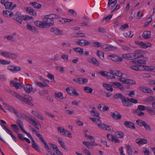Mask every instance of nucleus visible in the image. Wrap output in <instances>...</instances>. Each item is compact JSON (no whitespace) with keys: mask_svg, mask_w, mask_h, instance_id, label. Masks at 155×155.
<instances>
[{"mask_svg":"<svg viewBox=\"0 0 155 155\" xmlns=\"http://www.w3.org/2000/svg\"><path fill=\"white\" fill-rule=\"evenodd\" d=\"M112 86L115 88H118L121 90H124V87L123 86H122L121 84L119 82H113L112 84Z\"/></svg>","mask_w":155,"mask_h":155,"instance_id":"4be33fe9","label":"nucleus"},{"mask_svg":"<svg viewBox=\"0 0 155 155\" xmlns=\"http://www.w3.org/2000/svg\"><path fill=\"white\" fill-rule=\"evenodd\" d=\"M114 97L115 99L120 98L121 100V101L123 100V99H124L125 97L121 94H115L114 95Z\"/></svg>","mask_w":155,"mask_h":155,"instance_id":"3c124183","label":"nucleus"},{"mask_svg":"<svg viewBox=\"0 0 155 155\" xmlns=\"http://www.w3.org/2000/svg\"><path fill=\"white\" fill-rule=\"evenodd\" d=\"M73 49L75 52L79 53L81 55L83 54L84 50L83 48H74Z\"/></svg>","mask_w":155,"mask_h":155,"instance_id":"37998d69","label":"nucleus"},{"mask_svg":"<svg viewBox=\"0 0 155 155\" xmlns=\"http://www.w3.org/2000/svg\"><path fill=\"white\" fill-rule=\"evenodd\" d=\"M121 101L123 105L125 106L131 107L132 105V104L130 102V99L124 97Z\"/></svg>","mask_w":155,"mask_h":155,"instance_id":"4468645a","label":"nucleus"},{"mask_svg":"<svg viewBox=\"0 0 155 155\" xmlns=\"http://www.w3.org/2000/svg\"><path fill=\"white\" fill-rule=\"evenodd\" d=\"M89 119L92 120L94 123H96L97 125L99 123H101V120H100L99 119H97L95 118H93L91 117H89Z\"/></svg>","mask_w":155,"mask_h":155,"instance_id":"603ef678","label":"nucleus"},{"mask_svg":"<svg viewBox=\"0 0 155 155\" xmlns=\"http://www.w3.org/2000/svg\"><path fill=\"white\" fill-rule=\"evenodd\" d=\"M111 71H114L113 70H110L109 72L106 71H104L102 70L100 71L99 72V74H100L102 76H104L106 78L110 79H114L115 77L112 73H110Z\"/></svg>","mask_w":155,"mask_h":155,"instance_id":"39448f33","label":"nucleus"},{"mask_svg":"<svg viewBox=\"0 0 155 155\" xmlns=\"http://www.w3.org/2000/svg\"><path fill=\"white\" fill-rule=\"evenodd\" d=\"M62 135L70 138L72 137L71 133L65 129L64 130Z\"/></svg>","mask_w":155,"mask_h":155,"instance_id":"49530a36","label":"nucleus"},{"mask_svg":"<svg viewBox=\"0 0 155 155\" xmlns=\"http://www.w3.org/2000/svg\"><path fill=\"white\" fill-rule=\"evenodd\" d=\"M55 98H58L59 99H62L64 98L63 93L61 92H58V93H55Z\"/></svg>","mask_w":155,"mask_h":155,"instance_id":"8fccbe9b","label":"nucleus"},{"mask_svg":"<svg viewBox=\"0 0 155 155\" xmlns=\"http://www.w3.org/2000/svg\"><path fill=\"white\" fill-rule=\"evenodd\" d=\"M20 129L23 132L26 134L28 137L30 138V137H31V135L26 132L23 128V124L21 123V122H20Z\"/></svg>","mask_w":155,"mask_h":155,"instance_id":"4c0bfd02","label":"nucleus"},{"mask_svg":"<svg viewBox=\"0 0 155 155\" xmlns=\"http://www.w3.org/2000/svg\"><path fill=\"white\" fill-rule=\"evenodd\" d=\"M30 4L33 6L34 8L37 9H39L41 7V4L38 3L36 2H31Z\"/></svg>","mask_w":155,"mask_h":155,"instance_id":"c9c22d12","label":"nucleus"},{"mask_svg":"<svg viewBox=\"0 0 155 155\" xmlns=\"http://www.w3.org/2000/svg\"><path fill=\"white\" fill-rule=\"evenodd\" d=\"M50 31L56 35H62L63 34V32L60 30L56 27H52L50 30Z\"/></svg>","mask_w":155,"mask_h":155,"instance_id":"ddd939ff","label":"nucleus"},{"mask_svg":"<svg viewBox=\"0 0 155 155\" xmlns=\"http://www.w3.org/2000/svg\"><path fill=\"white\" fill-rule=\"evenodd\" d=\"M23 87V88L25 92L28 93H29L32 91L33 88L32 85L28 84L25 85H23L22 83L21 84L20 83V87Z\"/></svg>","mask_w":155,"mask_h":155,"instance_id":"0eeeda50","label":"nucleus"},{"mask_svg":"<svg viewBox=\"0 0 155 155\" xmlns=\"http://www.w3.org/2000/svg\"><path fill=\"white\" fill-rule=\"evenodd\" d=\"M110 73H112L113 75L119 77L118 80L125 83L127 78L126 75L122 74L120 71L116 70L111 71Z\"/></svg>","mask_w":155,"mask_h":155,"instance_id":"7ed1b4c3","label":"nucleus"},{"mask_svg":"<svg viewBox=\"0 0 155 155\" xmlns=\"http://www.w3.org/2000/svg\"><path fill=\"white\" fill-rule=\"evenodd\" d=\"M87 61L90 63H92L93 64L97 66L99 65V62L94 58H88L87 59Z\"/></svg>","mask_w":155,"mask_h":155,"instance_id":"dca6fc26","label":"nucleus"},{"mask_svg":"<svg viewBox=\"0 0 155 155\" xmlns=\"http://www.w3.org/2000/svg\"><path fill=\"white\" fill-rule=\"evenodd\" d=\"M3 13L5 17L9 18L13 15V14L12 12L9 11L3 10Z\"/></svg>","mask_w":155,"mask_h":155,"instance_id":"b1692460","label":"nucleus"},{"mask_svg":"<svg viewBox=\"0 0 155 155\" xmlns=\"http://www.w3.org/2000/svg\"><path fill=\"white\" fill-rule=\"evenodd\" d=\"M11 126L12 128V129L16 133L18 134V137L19 138V134H18V132L19 130V128L16 124H11Z\"/></svg>","mask_w":155,"mask_h":155,"instance_id":"f704fd0d","label":"nucleus"},{"mask_svg":"<svg viewBox=\"0 0 155 155\" xmlns=\"http://www.w3.org/2000/svg\"><path fill=\"white\" fill-rule=\"evenodd\" d=\"M84 90L86 92L89 93H91L93 91V89L89 87H84Z\"/></svg>","mask_w":155,"mask_h":155,"instance_id":"5fc2aeb1","label":"nucleus"},{"mask_svg":"<svg viewBox=\"0 0 155 155\" xmlns=\"http://www.w3.org/2000/svg\"><path fill=\"white\" fill-rule=\"evenodd\" d=\"M4 6H5V8L6 9L11 10V6L12 4V3L10 2L7 1V2L3 4Z\"/></svg>","mask_w":155,"mask_h":155,"instance_id":"72a5a7b5","label":"nucleus"},{"mask_svg":"<svg viewBox=\"0 0 155 155\" xmlns=\"http://www.w3.org/2000/svg\"><path fill=\"white\" fill-rule=\"evenodd\" d=\"M133 35L131 31H128L124 33V35L126 37H132Z\"/></svg>","mask_w":155,"mask_h":155,"instance_id":"13d9d810","label":"nucleus"},{"mask_svg":"<svg viewBox=\"0 0 155 155\" xmlns=\"http://www.w3.org/2000/svg\"><path fill=\"white\" fill-rule=\"evenodd\" d=\"M111 2L109 1L107 4V5L109 7L108 8L110 9H112L117 2V1L116 0H115L110 3Z\"/></svg>","mask_w":155,"mask_h":155,"instance_id":"7c9ffc66","label":"nucleus"},{"mask_svg":"<svg viewBox=\"0 0 155 155\" xmlns=\"http://www.w3.org/2000/svg\"><path fill=\"white\" fill-rule=\"evenodd\" d=\"M11 86L14 87L16 89H18L19 87V84L15 81H11L10 82Z\"/></svg>","mask_w":155,"mask_h":155,"instance_id":"c756f323","label":"nucleus"},{"mask_svg":"<svg viewBox=\"0 0 155 155\" xmlns=\"http://www.w3.org/2000/svg\"><path fill=\"white\" fill-rule=\"evenodd\" d=\"M152 18L150 17L148 18L146 20V22L144 23V25L145 27L147 26L152 21Z\"/></svg>","mask_w":155,"mask_h":155,"instance_id":"774afa93","label":"nucleus"},{"mask_svg":"<svg viewBox=\"0 0 155 155\" xmlns=\"http://www.w3.org/2000/svg\"><path fill=\"white\" fill-rule=\"evenodd\" d=\"M34 24L37 26L41 28H48L44 19L43 21H36L34 22Z\"/></svg>","mask_w":155,"mask_h":155,"instance_id":"423d86ee","label":"nucleus"},{"mask_svg":"<svg viewBox=\"0 0 155 155\" xmlns=\"http://www.w3.org/2000/svg\"><path fill=\"white\" fill-rule=\"evenodd\" d=\"M31 113L41 120H44V118L42 116L41 114L39 111L32 110Z\"/></svg>","mask_w":155,"mask_h":155,"instance_id":"aec40b11","label":"nucleus"},{"mask_svg":"<svg viewBox=\"0 0 155 155\" xmlns=\"http://www.w3.org/2000/svg\"><path fill=\"white\" fill-rule=\"evenodd\" d=\"M134 55L133 53L124 54L122 55V57L127 60H134L135 59Z\"/></svg>","mask_w":155,"mask_h":155,"instance_id":"2eb2a0df","label":"nucleus"},{"mask_svg":"<svg viewBox=\"0 0 155 155\" xmlns=\"http://www.w3.org/2000/svg\"><path fill=\"white\" fill-rule=\"evenodd\" d=\"M104 49H107L108 51L114 50L117 49V48L112 45H104L102 46Z\"/></svg>","mask_w":155,"mask_h":155,"instance_id":"412c9836","label":"nucleus"},{"mask_svg":"<svg viewBox=\"0 0 155 155\" xmlns=\"http://www.w3.org/2000/svg\"><path fill=\"white\" fill-rule=\"evenodd\" d=\"M30 138L32 142V147L35 150H36L38 151H39L40 149L39 148L38 146L36 144V143L35 141L33 139V137L31 136V137H30Z\"/></svg>","mask_w":155,"mask_h":155,"instance_id":"5701e85b","label":"nucleus"},{"mask_svg":"<svg viewBox=\"0 0 155 155\" xmlns=\"http://www.w3.org/2000/svg\"><path fill=\"white\" fill-rule=\"evenodd\" d=\"M77 45L84 46L91 44V42L84 39H78L75 42Z\"/></svg>","mask_w":155,"mask_h":155,"instance_id":"6e6552de","label":"nucleus"},{"mask_svg":"<svg viewBox=\"0 0 155 155\" xmlns=\"http://www.w3.org/2000/svg\"><path fill=\"white\" fill-rule=\"evenodd\" d=\"M20 129L23 132L26 134L28 137L30 138V137H31V135L26 132L23 128V124L21 123V122H20Z\"/></svg>","mask_w":155,"mask_h":155,"instance_id":"e433bc0d","label":"nucleus"},{"mask_svg":"<svg viewBox=\"0 0 155 155\" xmlns=\"http://www.w3.org/2000/svg\"><path fill=\"white\" fill-rule=\"evenodd\" d=\"M10 62L8 60L0 59V64L7 65L10 63Z\"/></svg>","mask_w":155,"mask_h":155,"instance_id":"bf43d9fd","label":"nucleus"},{"mask_svg":"<svg viewBox=\"0 0 155 155\" xmlns=\"http://www.w3.org/2000/svg\"><path fill=\"white\" fill-rule=\"evenodd\" d=\"M125 126L131 129H135L136 127L133 123L130 121H126L124 122Z\"/></svg>","mask_w":155,"mask_h":155,"instance_id":"6ab92c4d","label":"nucleus"},{"mask_svg":"<svg viewBox=\"0 0 155 155\" xmlns=\"http://www.w3.org/2000/svg\"><path fill=\"white\" fill-rule=\"evenodd\" d=\"M32 125L37 129L39 130V129L38 126H40V124L39 121L37 120L34 123V124H33Z\"/></svg>","mask_w":155,"mask_h":155,"instance_id":"69168bd1","label":"nucleus"},{"mask_svg":"<svg viewBox=\"0 0 155 155\" xmlns=\"http://www.w3.org/2000/svg\"><path fill=\"white\" fill-rule=\"evenodd\" d=\"M93 46L94 47L97 48L100 47L101 46L102 47L101 44L99 42L94 41L93 43Z\"/></svg>","mask_w":155,"mask_h":155,"instance_id":"052dcab7","label":"nucleus"},{"mask_svg":"<svg viewBox=\"0 0 155 155\" xmlns=\"http://www.w3.org/2000/svg\"><path fill=\"white\" fill-rule=\"evenodd\" d=\"M26 28L28 30L33 33H38L39 32L38 28H36L34 26H32L30 24H27Z\"/></svg>","mask_w":155,"mask_h":155,"instance_id":"9b49d317","label":"nucleus"},{"mask_svg":"<svg viewBox=\"0 0 155 155\" xmlns=\"http://www.w3.org/2000/svg\"><path fill=\"white\" fill-rule=\"evenodd\" d=\"M116 134L119 136V137L120 138H123L124 136V134L122 132H115Z\"/></svg>","mask_w":155,"mask_h":155,"instance_id":"680f3d73","label":"nucleus"},{"mask_svg":"<svg viewBox=\"0 0 155 155\" xmlns=\"http://www.w3.org/2000/svg\"><path fill=\"white\" fill-rule=\"evenodd\" d=\"M0 124L1 126L5 130L7 133L11 136L13 140L15 141L16 140V138L15 136L13 134L12 131L10 129L6 127L4 125L1 123H0Z\"/></svg>","mask_w":155,"mask_h":155,"instance_id":"1a4fd4ad","label":"nucleus"},{"mask_svg":"<svg viewBox=\"0 0 155 155\" xmlns=\"http://www.w3.org/2000/svg\"><path fill=\"white\" fill-rule=\"evenodd\" d=\"M8 93L12 95L15 97H16L18 99H19V95L18 93H16L10 90H8Z\"/></svg>","mask_w":155,"mask_h":155,"instance_id":"a19ab883","label":"nucleus"},{"mask_svg":"<svg viewBox=\"0 0 155 155\" xmlns=\"http://www.w3.org/2000/svg\"><path fill=\"white\" fill-rule=\"evenodd\" d=\"M35 83L37 85L40 87L42 88L45 87H49V85L45 83H41L37 81H35Z\"/></svg>","mask_w":155,"mask_h":155,"instance_id":"473e14b6","label":"nucleus"},{"mask_svg":"<svg viewBox=\"0 0 155 155\" xmlns=\"http://www.w3.org/2000/svg\"><path fill=\"white\" fill-rule=\"evenodd\" d=\"M137 124L140 126H143L145 122L141 120L138 119L136 120Z\"/></svg>","mask_w":155,"mask_h":155,"instance_id":"6e6d98bb","label":"nucleus"},{"mask_svg":"<svg viewBox=\"0 0 155 155\" xmlns=\"http://www.w3.org/2000/svg\"><path fill=\"white\" fill-rule=\"evenodd\" d=\"M59 139H60V138H59L58 140V143L60 144V146L61 147H62L63 149H66L64 142L63 141H62L61 140H60Z\"/></svg>","mask_w":155,"mask_h":155,"instance_id":"4d7b16f0","label":"nucleus"},{"mask_svg":"<svg viewBox=\"0 0 155 155\" xmlns=\"http://www.w3.org/2000/svg\"><path fill=\"white\" fill-rule=\"evenodd\" d=\"M3 104L5 106V108L10 112L14 113L17 116V115L18 112L14 108L5 102L3 103Z\"/></svg>","mask_w":155,"mask_h":155,"instance_id":"f3484780","label":"nucleus"},{"mask_svg":"<svg viewBox=\"0 0 155 155\" xmlns=\"http://www.w3.org/2000/svg\"><path fill=\"white\" fill-rule=\"evenodd\" d=\"M31 131L33 133H35V134L39 138V139L44 144V147L47 151L50 154H52V152H53L52 150L48 146L47 142L44 140L42 136L39 133L38 131L36 130L34 128H31Z\"/></svg>","mask_w":155,"mask_h":155,"instance_id":"f03ea898","label":"nucleus"},{"mask_svg":"<svg viewBox=\"0 0 155 155\" xmlns=\"http://www.w3.org/2000/svg\"><path fill=\"white\" fill-rule=\"evenodd\" d=\"M90 113L93 116H95L97 117H98L99 116V114L95 110H92L90 111Z\"/></svg>","mask_w":155,"mask_h":155,"instance_id":"338daca9","label":"nucleus"},{"mask_svg":"<svg viewBox=\"0 0 155 155\" xmlns=\"http://www.w3.org/2000/svg\"><path fill=\"white\" fill-rule=\"evenodd\" d=\"M135 113L137 115H139L140 116H143L144 114L143 112H142L139 109H138L136 110Z\"/></svg>","mask_w":155,"mask_h":155,"instance_id":"e2e57ef3","label":"nucleus"},{"mask_svg":"<svg viewBox=\"0 0 155 155\" xmlns=\"http://www.w3.org/2000/svg\"><path fill=\"white\" fill-rule=\"evenodd\" d=\"M111 115L115 119L119 120L121 118V116L119 113L117 112L115 113L111 112L110 113Z\"/></svg>","mask_w":155,"mask_h":155,"instance_id":"a878e982","label":"nucleus"},{"mask_svg":"<svg viewBox=\"0 0 155 155\" xmlns=\"http://www.w3.org/2000/svg\"><path fill=\"white\" fill-rule=\"evenodd\" d=\"M21 18L25 21L31 20L33 19L32 17H30L28 15H22L21 17Z\"/></svg>","mask_w":155,"mask_h":155,"instance_id":"09e8293b","label":"nucleus"},{"mask_svg":"<svg viewBox=\"0 0 155 155\" xmlns=\"http://www.w3.org/2000/svg\"><path fill=\"white\" fill-rule=\"evenodd\" d=\"M20 100L32 106L33 105L31 102L33 100L32 98L28 95L25 94L20 96Z\"/></svg>","mask_w":155,"mask_h":155,"instance_id":"20e7f679","label":"nucleus"},{"mask_svg":"<svg viewBox=\"0 0 155 155\" xmlns=\"http://www.w3.org/2000/svg\"><path fill=\"white\" fill-rule=\"evenodd\" d=\"M151 44L150 43L147 42L144 43L143 42V44L141 47V48L145 49L149 47H151Z\"/></svg>","mask_w":155,"mask_h":155,"instance_id":"de8ad7c7","label":"nucleus"},{"mask_svg":"<svg viewBox=\"0 0 155 155\" xmlns=\"http://www.w3.org/2000/svg\"><path fill=\"white\" fill-rule=\"evenodd\" d=\"M146 109L151 115H155V111L152 110L151 107L147 106L146 107Z\"/></svg>","mask_w":155,"mask_h":155,"instance_id":"c03bdc74","label":"nucleus"},{"mask_svg":"<svg viewBox=\"0 0 155 155\" xmlns=\"http://www.w3.org/2000/svg\"><path fill=\"white\" fill-rule=\"evenodd\" d=\"M97 54L100 59H104V54L103 52L98 50L97 52Z\"/></svg>","mask_w":155,"mask_h":155,"instance_id":"79ce46f5","label":"nucleus"},{"mask_svg":"<svg viewBox=\"0 0 155 155\" xmlns=\"http://www.w3.org/2000/svg\"><path fill=\"white\" fill-rule=\"evenodd\" d=\"M26 12H28L29 14L34 16L37 15V13L32 8L30 7H27L26 9Z\"/></svg>","mask_w":155,"mask_h":155,"instance_id":"c85d7f7f","label":"nucleus"},{"mask_svg":"<svg viewBox=\"0 0 155 155\" xmlns=\"http://www.w3.org/2000/svg\"><path fill=\"white\" fill-rule=\"evenodd\" d=\"M132 62H134L135 63H138L139 64H146V61L144 59H139L137 61L135 60L132 61Z\"/></svg>","mask_w":155,"mask_h":155,"instance_id":"864d4df0","label":"nucleus"},{"mask_svg":"<svg viewBox=\"0 0 155 155\" xmlns=\"http://www.w3.org/2000/svg\"><path fill=\"white\" fill-rule=\"evenodd\" d=\"M144 66L143 65L135 64L132 65L130 67L131 69L134 70L135 71H142L144 69Z\"/></svg>","mask_w":155,"mask_h":155,"instance_id":"9d476101","label":"nucleus"},{"mask_svg":"<svg viewBox=\"0 0 155 155\" xmlns=\"http://www.w3.org/2000/svg\"><path fill=\"white\" fill-rule=\"evenodd\" d=\"M60 17L59 15L51 14L49 15H46L44 16V20L48 28L54 25V20Z\"/></svg>","mask_w":155,"mask_h":155,"instance_id":"f257e3e1","label":"nucleus"},{"mask_svg":"<svg viewBox=\"0 0 155 155\" xmlns=\"http://www.w3.org/2000/svg\"><path fill=\"white\" fill-rule=\"evenodd\" d=\"M103 85L104 88L107 91L111 92L113 91V89L111 85L104 82L103 83Z\"/></svg>","mask_w":155,"mask_h":155,"instance_id":"bb28decb","label":"nucleus"},{"mask_svg":"<svg viewBox=\"0 0 155 155\" xmlns=\"http://www.w3.org/2000/svg\"><path fill=\"white\" fill-rule=\"evenodd\" d=\"M82 151H83L84 153L86 155H91V153L87 149L84 147L82 148Z\"/></svg>","mask_w":155,"mask_h":155,"instance_id":"0e129e2a","label":"nucleus"},{"mask_svg":"<svg viewBox=\"0 0 155 155\" xmlns=\"http://www.w3.org/2000/svg\"><path fill=\"white\" fill-rule=\"evenodd\" d=\"M1 54L2 56L6 57L15 58L17 57L16 55L14 54L5 51L2 52Z\"/></svg>","mask_w":155,"mask_h":155,"instance_id":"a211bd4d","label":"nucleus"},{"mask_svg":"<svg viewBox=\"0 0 155 155\" xmlns=\"http://www.w3.org/2000/svg\"><path fill=\"white\" fill-rule=\"evenodd\" d=\"M13 18L17 22L19 23V12H18L13 15Z\"/></svg>","mask_w":155,"mask_h":155,"instance_id":"a18cd8bd","label":"nucleus"},{"mask_svg":"<svg viewBox=\"0 0 155 155\" xmlns=\"http://www.w3.org/2000/svg\"><path fill=\"white\" fill-rule=\"evenodd\" d=\"M151 32L149 31H146L143 32L142 37L144 38L148 39L150 38Z\"/></svg>","mask_w":155,"mask_h":155,"instance_id":"2f4dec72","label":"nucleus"},{"mask_svg":"<svg viewBox=\"0 0 155 155\" xmlns=\"http://www.w3.org/2000/svg\"><path fill=\"white\" fill-rule=\"evenodd\" d=\"M7 68L14 72H18L19 70V68H17V67L14 66H8Z\"/></svg>","mask_w":155,"mask_h":155,"instance_id":"cd10ccee","label":"nucleus"},{"mask_svg":"<svg viewBox=\"0 0 155 155\" xmlns=\"http://www.w3.org/2000/svg\"><path fill=\"white\" fill-rule=\"evenodd\" d=\"M83 143L89 149H93L92 147L94 146V145H95L94 144H92L89 142L87 141H84L83 142Z\"/></svg>","mask_w":155,"mask_h":155,"instance_id":"ea45409f","label":"nucleus"},{"mask_svg":"<svg viewBox=\"0 0 155 155\" xmlns=\"http://www.w3.org/2000/svg\"><path fill=\"white\" fill-rule=\"evenodd\" d=\"M108 57L111 58V59L114 61L121 62L123 61V58L116 54L109 55Z\"/></svg>","mask_w":155,"mask_h":155,"instance_id":"f8f14e48","label":"nucleus"},{"mask_svg":"<svg viewBox=\"0 0 155 155\" xmlns=\"http://www.w3.org/2000/svg\"><path fill=\"white\" fill-rule=\"evenodd\" d=\"M133 53L135 59L141 58L143 56L141 51L140 50H137L135 51L134 53Z\"/></svg>","mask_w":155,"mask_h":155,"instance_id":"393cba45","label":"nucleus"},{"mask_svg":"<svg viewBox=\"0 0 155 155\" xmlns=\"http://www.w3.org/2000/svg\"><path fill=\"white\" fill-rule=\"evenodd\" d=\"M136 143L138 144L142 143L144 144H146L147 143V140L143 138H138L136 140Z\"/></svg>","mask_w":155,"mask_h":155,"instance_id":"58836bf2","label":"nucleus"}]
</instances>
